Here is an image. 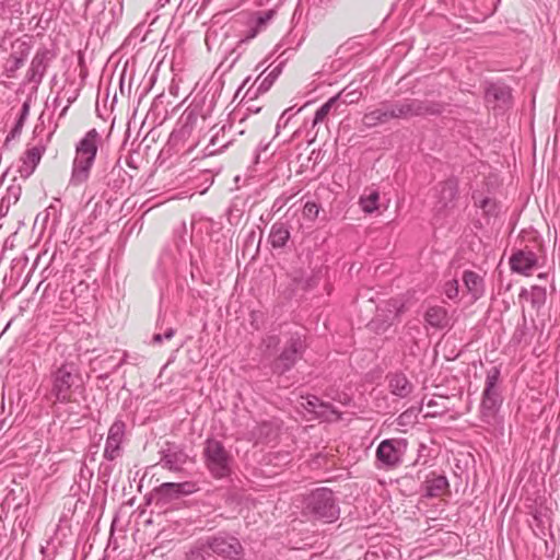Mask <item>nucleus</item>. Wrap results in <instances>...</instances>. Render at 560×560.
Wrapping results in <instances>:
<instances>
[{"label":"nucleus","mask_w":560,"mask_h":560,"mask_svg":"<svg viewBox=\"0 0 560 560\" xmlns=\"http://www.w3.org/2000/svg\"><path fill=\"white\" fill-rule=\"evenodd\" d=\"M47 399L52 404H70L75 401L74 394L83 388V380L79 366L72 361L55 363L47 376Z\"/></svg>","instance_id":"obj_1"},{"label":"nucleus","mask_w":560,"mask_h":560,"mask_svg":"<svg viewBox=\"0 0 560 560\" xmlns=\"http://www.w3.org/2000/svg\"><path fill=\"white\" fill-rule=\"evenodd\" d=\"M101 142V135L93 128L77 143L69 179L70 186L78 187L88 182Z\"/></svg>","instance_id":"obj_2"},{"label":"nucleus","mask_w":560,"mask_h":560,"mask_svg":"<svg viewBox=\"0 0 560 560\" xmlns=\"http://www.w3.org/2000/svg\"><path fill=\"white\" fill-rule=\"evenodd\" d=\"M202 458L213 478L223 479L231 475L234 458L221 441L208 438L203 443Z\"/></svg>","instance_id":"obj_3"},{"label":"nucleus","mask_w":560,"mask_h":560,"mask_svg":"<svg viewBox=\"0 0 560 560\" xmlns=\"http://www.w3.org/2000/svg\"><path fill=\"white\" fill-rule=\"evenodd\" d=\"M392 119H410L417 116H438L444 112V104L430 100L402 98L385 101Z\"/></svg>","instance_id":"obj_4"},{"label":"nucleus","mask_w":560,"mask_h":560,"mask_svg":"<svg viewBox=\"0 0 560 560\" xmlns=\"http://www.w3.org/2000/svg\"><path fill=\"white\" fill-rule=\"evenodd\" d=\"M500 369L493 366L487 372L486 386L480 404V420L491 427L500 424L499 409L502 405V397L498 387Z\"/></svg>","instance_id":"obj_5"},{"label":"nucleus","mask_w":560,"mask_h":560,"mask_svg":"<svg viewBox=\"0 0 560 560\" xmlns=\"http://www.w3.org/2000/svg\"><path fill=\"white\" fill-rule=\"evenodd\" d=\"M305 510L313 518L324 523H334L340 514L335 495L327 488H318L312 491L305 500Z\"/></svg>","instance_id":"obj_6"},{"label":"nucleus","mask_w":560,"mask_h":560,"mask_svg":"<svg viewBox=\"0 0 560 560\" xmlns=\"http://www.w3.org/2000/svg\"><path fill=\"white\" fill-rule=\"evenodd\" d=\"M408 442L406 439H386L383 440L376 448L377 468L395 469L402 463V457L407 451Z\"/></svg>","instance_id":"obj_7"},{"label":"nucleus","mask_w":560,"mask_h":560,"mask_svg":"<svg viewBox=\"0 0 560 560\" xmlns=\"http://www.w3.org/2000/svg\"><path fill=\"white\" fill-rule=\"evenodd\" d=\"M206 538L207 545L213 555L228 560H241L244 549L236 537L220 532Z\"/></svg>","instance_id":"obj_8"},{"label":"nucleus","mask_w":560,"mask_h":560,"mask_svg":"<svg viewBox=\"0 0 560 560\" xmlns=\"http://www.w3.org/2000/svg\"><path fill=\"white\" fill-rule=\"evenodd\" d=\"M306 345L304 337L299 332L291 334L284 348L273 364V371L278 374H284L290 371L302 357Z\"/></svg>","instance_id":"obj_9"},{"label":"nucleus","mask_w":560,"mask_h":560,"mask_svg":"<svg viewBox=\"0 0 560 560\" xmlns=\"http://www.w3.org/2000/svg\"><path fill=\"white\" fill-rule=\"evenodd\" d=\"M405 304L399 299H390L376 307V314L369 323L375 332L385 331L401 313Z\"/></svg>","instance_id":"obj_10"},{"label":"nucleus","mask_w":560,"mask_h":560,"mask_svg":"<svg viewBox=\"0 0 560 560\" xmlns=\"http://www.w3.org/2000/svg\"><path fill=\"white\" fill-rule=\"evenodd\" d=\"M32 49L28 36L15 39L11 45V52L4 62L3 69L7 78H13L15 72L24 65Z\"/></svg>","instance_id":"obj_11"},{"label":"nucleus","mask_w":560,"mask_h":560,"mask_svg":"<svg viewBox=\"0 0 560 560\" xmlns=\"http://www.w3.org/2000/svg\"><path fill=\"white\" fill-rule=\"evenodd\" d=\"M160 454V465L171 471H180L189 458L183 446L172 442H166Z\"/></svg>","instance_id":"obj_12"},{"label":"nucleus","mask_w":560,"mask_h":560,"mask_svg":"<svg viewBox=\"0 0 560 560\" xmlns=\"http://www.w3.org/2000/svg\"><path fill=\"white\" fill-rule=\"evenodd\" d=\"M126 423L117 418L110 425L104 447V458L115 460L121 454V443L125 439Z\"/></svg>","instance_id":"obj_13"},{"label":"nucleus","mask_w":560,"mask_h":560,"mask_svg":"<svg viewBox=\"0 0 560 560\" xmlns=\"http://www.w3.org/2000/svg\"><path fill=\"white\" fill-rule=\"evenodd\" d=\"M54 59V54L47 48H39L31 61V66L26 73V80L35 85L40 84L46 70Z\"/></svg>","instance_id":"obj_14"},{"label":"nucleus","mask_w":560,"mask_h":560,"mask_svg":"<svg viewBox=\"0 0 560 560\" xmlns=\"http://www.w3.org/2000/svg\"><path fill=\"white\" fill-rule=\"evenodd\" d=\"M158 501L163 504L172 500L179 499L182 495L190 494L194 492V485L191 482H164L154 490Z\"/></svg>","instance_id":"obj_15"},{"label":"nucleus","mask_w":560,"mask_h":560,"mask_svg":"<svg viewBox=\"0 0 560 560\" xmlns=\"http://www.w3.org/2000/svg\"><path fill=\"white\" fill-rule=\"evenodd\" d=\"M450 483L444 475L431 471L422 482L421 490L424 498L432 499L448 492Z\"/></svg>","instance_id":"obj_16"},{"label":"nucleus","mask_w":560,"mask_h":560,"mask_svg":"<svg viewBox=\"0 0 560 560\" xmlns=\"http://www.w3.org/2000/svg\"><path fill=\"white\" fill-rule=\"evenodd\" d=\"M176 272L177 267L175 266L174 256L170 250H165L161 255L158 268L154 272L155 282L161 289L166 288L170 283L172 276L175 275Z\"/></svg>","instance_id":"obj_17"},{"label":"nucleus","mask_w":560,"mask_h":560,"mask_svg":"<svg viewBox=\"0 0 560 560\" xmlns=\"http://www.w3.org/2000/svg\"><path fill=\"white\" fill-rule=\"evenodd\" d=\"M45 150L46 149L44 145H35L25 151L20 160L21 165L18 170L22 178L27 179L34 173L35 168L42 160Z\"/></svg>","instance_id":"obj_18"},{"label":"nucleus","mask_w":560,"mask_h":560,"mask_svg":"<svg viewBox=\"0 0 560 560\" xmlns=\"http://www.w3.org/2000/svg\"><path fill=\"white\" fill-rule=\"evenodd\" d=\"M537 265V256L532 250L520 249L510 258L511 269L517 273L527 275Z\"/></svg>","instance_id":"obj_19"},{"label":"nucleus","mask_w":560,"mask_h":560,"mask_svg":"<svg viewBox=\"0 0 560 560\" xmlns=\"http://www.w3.org/2000/svg\"><path fill=\"white\" fill-rule=\"evenodd\" d=\"M291 236V225L289 222L276 221L271 228L268 236V241L272 248H283L289 242Z\"/></svg>","instance_id":"obj_20"},{"label":"nucleus","mask_w":560,"mask_h":560,"mask_svg":"<svg viewBox=\"0 0 560 560\" xmlns=\"http://www.w3.org/2000/svg\"><path fill=\"white\" fill-rule=\"evenodd\" d=\"M281 69L279 66L273 68L268 74L265 72L260 73L255 80L253 86L246 92L252 98L257 97L259 94L266 93L272 86L277 78L279 77Z\"/></svg>","instance_id":"obj_21"},{"label":"nucleus","mask_w":560,"mask_h":560,"mask_svg":"<svg viewBox=\"0 0 560 560\" xmlns=\"http://www.w3.org/2000/svg\"><path fill=\"white\" fill-rule=\"evenodd\" d=\"M387 378L388 387L393 395L399 398H406L412 393L413 385L404 373H393L389 374Z\"/></svg>","instance_id":"obj_22"},{"label":"nucleus","mask_w":560,"mask_h":560,"mask_svg":"<svg viewBox=\"0 0 560 560\" xmlns=\"http://www.w3.org/2000/svg\"><path fill=\"white\" fill-rule=\"evenodd\" d=\"M463 282L474 301L480 299L485 294V280L477 272L471 270L464 271Z\"/></svg>","instance_id":"obj_23"},{"label":"nucleus","mask_w":560,"mask_h":560,"mask_svg":"<svg viewBox=\"0 0 560 560\" xmlns=\"http://www.w3.org/2000/svg\"><path fill=\"white\" fill-rule=\"evenodd\" d=\"M390 120L392 117L385 102L380 103V105L376 108L365 113L362 118L363 125L368 128L384 125Z\"/></svg>","instance_id":"obj_24"},{"label":"nucleus","mask_w":560,"mask_h":560,"mask_svg":"<svg viewBox=\"0 0 560 560\" xmlns=\"http://www.w3.org/2000/svg\"><path fill=\"white\" fill-rule=\"evenodd\" d=\"M231 125H223L210 139L208 145L205 148V155H214L226 149L232 140H225L226 130L231 129Z\"/></svg>","instance_id":"obj_25"},{"label":"nucleus","mask_w":560,"mask_h":560,"mask_svg":"<svg viewBox=\"0 0 560 560\" xmlns=\"http://www.w3.org/2000/svg\"><path fill=\"white\" fill-rule=\"evenodd\" d=\"M458 195V185L455 179H447L440 185L439 203L442 208L447 209L454 206V201Z\"/></svg>","instance_id":"obj_26"},{"label":"nucleus","mask_w":560,"mask_h":560,"mask_svg":"<svg viewBox=\"0 0 560 560\" xmlns=\"http://www.w3.org/2000/svg\"><path fill=\"white\" fill-rule=\"evenodd\" d=\"M425 322L434 328H444L448 325L447 311L442 306H431L424 314Z\"/></svg>","instance_id":"obj_27"},{"label":"nucleus","mask_w":560,"mask_h":560,"mask_svg":"<svg viewBox=\"0 0 560 560\" xmlns=\"http://www.w3.org/2000/svg\"><path fill=\"white\" fill-rule=\"evenodd\" d=\"M488 101H497L502 105H506L511 100V90L503 84H490L486 90Z\"/></svg>","instance_id":"obj_28"},{"label":"nucleus","mask_w":560,"mask_h":560,"mask_svg":"<svg viewBox=\"0 0 560 560\" xmlns=\"http://www.w3.org/2000/svg\"><path fill=\"white\" fill-rule=\"evenodd\" d=\"M550 526V516L547 512H541L536 510L533 513V522L530 523V527L533 528L534 534L537 537H544L546 535V529Z\"/></svg>","instance_id":"obj_29"},{"label":"nucleus","mask_w":560,"mask_h":560,"mask_svg":"<svg viewBox=\"0 0 560 560\" xmlns=\"http://www.w3.org/2000/svg\"><path fill=\"white\" fill-rule=\"evenodd\" d=\"M475 205L478 206L485 215L497 217L499 213V206L497 201L490 197H481L476 194L472 195Z\"/></svg>","instance_id":"obj_30"},{"label":"nucleus","mask_w":560,"mask_h":560,"mask_svg":"<svg viewBox=\"0 0 560 560\" xmlns=\"http://www.w3.org/2000/svg\"><path fill=\"white\" fill-rule=\"evenodd\" d=\"M209 550L207 538L198 539L186 552V560H207Z\"/></svg>","instance_id":"obj_31"},{"label":"nucleus","mask_w":560,"mask_h":560,"mask_svg":"<svg viewBox=\"0 0 560 560\" xmlns=\"http://www.w3.org/2000/svg\"><path fill=\"white\" fill-rule=\"evenodd\" d=\"M30 114V104L28 102H24L20 112V117L18 118L14 127L7 136L5 142H9L18 137H20L24 122Z\"/></svg>","instance_id":"obj_32"},{"label":"nucleus","mask_w":560,"mask_h":560,"mask_svg":"<svg viewBox=\"0 0 560 560\" xmlns=\"http://www.w3.org/2000/svg\"><path fill=\"white\" fill-rule=\"evenodd\" d=\"M276 435L275 427L267 421L258 423L252 431V438L256 441L268 440Z\"/></svg>","instance_id":"obj_33"},{"label":"nucleus","mask_w":560,"mask_h":560,"mask_svg":"<svg viewBox=\"0 0 560 560\" xmlns=\"http://www.w3.org/2000/svg\"><path fill=\"white\" fill-rule=\"evenodd\" d=\"M380 194L377 190H372L368 195L360 197V206L366 213H372L378 208Z\"/></svg>","instance_id":"obj_34"},{"label":"nucleus","mask_w":560,"mask_h":560,"mask_svg":"<svg viewBox=\"0 0 560 560\" xmlns=\"http://www.w3.org/2000/svg\"><path fill=\"white\" fill-rule=\"evenodd\" d=\"M303 406L311 412L316 415H324L329 408L330 405L322 401L317 396L310 395L305 398V404Z\"/></svg>","instance_id":"obj_35"},{"label":"nucleus","mask_w":560,"mask_h":560,"mask_svg":"<svg viewBox=\"0 0 560 560\" xmlns=\"http://www.w3.org/2000/svg\"><path fill=\"white\" fill-rule=\"evenodd\" d=\"M273 16H275V11L267 10V11L256 13L249 20V22L260 33L267 27L268 23L273 19Z\"/></svg>","instance_id":"obj_36"},{"label":"nucleus","mask_w":560,"mask_h":560,"mask_svg":"<svg viewBox=\"0 0 560 560\" xmlns=\"http://www.w3.org/2000/svg\"><path fill=\"white\" fill-rule=\"evenodd\" d=\"M361 95L362 93L360 91H358L357 89L350 90V85H348L334 97H337V102L340 100L345 104H354L359 102Z\"/></svg>","instance_id":"obj_37"},{"label":"nucleus","mask_w":560,"mask_h":560,"mask_svg":"<svg viewBox=\"0 0 560 560\" xmlns=\"http://www.w3.org/2000/svg\"><path fill=\"white\" fill-rule=\"evenodd\" d=\"M182 127L179 129V135L182 137L188 136L192 129V126L197 121V115L194 112H184L180 117Z\"/></svg>","instance_id":"obj_38"},{"label":"nucleus","mask_w":560,"mask_h":560,"mask_svg":"<svg viewBox=\"0 0 560 560\" xmlns=\"http://www.w3.org/2000/svg\"><path fill=\"white\" fill-rule=\"evenodd\" d=\"M337 103V97H330L326 103H324L315 113L314 119H313V127H315L317 124L324 121V119L328 116L329 112L334 107V105Z\"/></svg>","instance_id":"obj_39"},{"label":"nucleus","mask_w":560,"mask_h":560,"mask_svg":"<svg viewBox=\"0 0 560 560\" xmlns=\"http://www.w3.org/2000/svg\"><path fill=\"white\" fill-rule=\"evenodd\" d=\"M546 302V290L541 287H533L530 291V303L533 307L540 308Z\"/></svg>","instance_id":"obj_40"},{"label":"nucleus","mask_w":560,"mask_h":560,"mask_svg":"<svg viewBox=\"0 0 560 560\" xmlns=\"http://www.w3.org/2000/svg\"><path fill=\"white\" fill-rule=\"evenodd\" d=\"M443 292L451 300L457 298L458 293H459L458 281L456 279L446 281L445 284H444Z\"/></svg>","instance_id":"obj_41"},{"label":"nucleus","mask_w":560,"mask_h":560,"mask_svg":"<svg viewBox=\"0 0 560 560\" xmlns=\"http://www.w3.org/2000/svg\"><path fill=\"white\" fill-rule=\"evenodd\" d=\"M176 330L172 327L167 328L163 334L158 332L152 337V342L155 345L162 343L164 340H171L175 336Z\"/></svg>","instance_id":"obj_42"},{"label":"nucleus","mask_w":560,"mask_h":560,"mask_svg":"<svg viewBox=\"0 0 560 560\" xmlns=\"http://www.w3.org/2000/svg\"><path fill=\"white\" fill-rule=\"evenodd\" d=\"M259 34L258 30H256L252 23L248 21V24H247V28L246 31L244 32V34L241 36L240 40H238V44L242 45V44H246L248 43L249 40H252L253 38H255L257 35Z\"/></svg>","instance_id":"obj_43"},{"label":"nucleus","mask_w":560,"mask_h":560,"mask_svg":"<svg viewBox=\"0 0 560 560\" xmlns=\"http://www.w3.org/2000/svg\"><path fill=\"white\" fill-rule=\"evenodd\" d=\"M293 107L287 108L281 116L278 119L277 126H276V136L279 135L281 128H285L287 125L290 121V117H287L289 115V112H292Z\"/></svg>","instance_id":"obj_44"},{"label":"nucleus","mask_w":560,"mask_h":560,"mask_svg":"<svg viewBox=\"0 0 560 560\" xmlns=\"http://www.w3.org/2000/svg\"><path fill=\"white\" fill-rule=\"evenodd\" d=\"M304 214L310 219H315L318 215L319 208L315 202H306L304 206Z\"/></svg>","instance_id":"obj_45"},{"label":"nucleus","mask_w":560,"mask_h":560,"mask_svg":"<svg viewBox=\"0 0 560 560\" xmlns=\"http://www.w3.org/2000/svg\"><path fill=\"white\" fill-rule=\"evenodd\" d=\"M280 339L277 335H269L262 339V346L266 350H273L278 347Z\"/></svg>","instance_id":"obj_46"},{"label":"nucleus","mask_w":560,"mask_h":560,"mask_svg":"<svg viewBox=\"0 0 560 560\" xmlns=\"http://www.w3.org/2000/svg\"><path fill=\"white\" fill-rule=\"evenodd\" d=\"M7 5L11 16L19 18L23 14L22 3L20 1L9 2Z\"/></svg>","instance_id":"obj_47"},{"label":"nucleus","mask_w":560,"mask_h":560,"mask_svg":"<svg viewBox=\"0 0 560 560\" xmlns=\"http://www.w3.org/2000/svg\"><path fill=\"white\" fill-rule=\"evenodd\" d=\"M20 195H21V187L20 186H11L9 187L8 189V199L9 200H13V202L15 203L19 198H20Z\"/></svg>","instance_id":"obj_48"},{"label":"nucleus","mask_w":560,"mask_h":560,"mask_svg":"<svg viewBox=\"0 0 560 560\" xmlns=\"http://www.w3.org/2000/svg\"><path fill=\"white\" fill-rule=\"evenodd\" d=\"M61 211V206L60 205H50L46 210H45V218H44V221H46L50 214H54L55 217L58 215V213H60Z\"/></svg>","instance_id":"obj_49"},{"label":"nucleus","mask_w":560,"mask_h":560,"mask_svg":"<svg viewBox=\"0 0 560 560\" xmlns=\"http://www.w3.org/2000/svg\"><path fill=\"white\" fill-rule=\"evenodd\" d=\"M61 211V206L60 205H50L46 210H45V218H44V221H46L50 214H54L55 217L58 215V213H60Z\"/></svg>","instance_id":"obj_50"},{"label":"nucleus","mask_w":560,"mask_h":560,"mask_svg":"<svg viewBox=\"0 0 560 560\" xmlns=\"http://www.w3.org/2000/svg\"><path fill=\"white\" fill-rule=\"evenodd\" d=\"M269 147V142L260 141L255 152V163L259 162L260 153L265 152Z\"/></svg>","instance_id":"obj_51"},{"label":"nucleus","mask_w":560,"mask_h":560,"mask_svg":"<svg viewBox=\"0 0 560 560\" xmlns=\"http://www.w3.org/2000/svg\"><path fill=\"white\" fill-rule=\"evenodd\" d=\"M60 301L71 302L72 301V292L71 291H61Z\"/></svg>","instance_id":"obj_52"},{"label":"nucleus","mask_w":560,"mask_h":560,"mask_svg":"<svg viewBox=\"0 0 560 560\" xmlns=\"http://www.w3.org/2000/svg\"><path fill=\"white\" fill-rule=\"evenodd\" d=\"M292 107H293V110H292V112H289V115L287 116V117H290V119H291L293 116H295L299 112H301V109H302V107H301V108H298V109H295V107H294V106H292Z\"/></svg>","instance_id":"obj_53"},{"label":"nucleus","mask_w":560,"mask_h":560,"mask_svg":"<svg viewBox=\"0 0 560 560\" xmlns=\"http://www.w3.org/2000/svg\"><path fill=\"white\" fill-rule=\"evenodd\" d=\"M332 0H318V5L319 7H327L328 4L331 3Z\"/></svg>","instance_id":"obj_54"},{"label":"nucleus","mask_w":560,"mask_h":560,"mask_svg":"<svg viewBox=\"0 0 560 560\" xmlns=\"http://www.w3.org/2000/svg\"><path fill=\"white\" fill-rule=\"evenodd\" d=\"M248 110L253 112V113H258L260 110V108L259 107L250 106V107H248Z\"/></svg>","instance_id":"obj_55"},{"label":"nucleus","mask_w":560,"mask_h":560,"mask_svg":"<svg viewBox=\"0 0 560 560\" xmlns=\"http://www.w3.org/2000/svg\"><path fill=\"white\" fill-rule=\"evenodd\" d=\"M435 405H436V402H435L434 400H430V401L428 402V406H429V407H433V406H435Z\"/></svg>","instance_id":"obj_56"},{"label":"nucleus","mask_w":560,"mask_h":560,"mask_svg":"<svg viewBox=\"0 0 560 560\" xmlns=\"http://www.w3.org/2000/svg\"><path fill=\"white\" fill-rule=\"evenodd\" d=\"M67 109H68V106L63 107V109H62V110H61V113H60V116L65 115V114H66V112H67Z\"/></svg>","instance_id":"obj_57"},{"label":"nucleus","mask_w":560,"mask_h":560,"mask_svg":"<svg viewBox=\"0 0 560 560\" xmlns=\"http://www.w3.org/2000/svg\"><path fill=\"white\" fill-rule=\"evenodd\" d=\"M58 102H59V100L56 97V98L54 100V104H55V106H57V105H58Z\"/></svg>","instance_id":"obj_58"},{"label":"nucleus","mask_w":560,"mask_h":560,"mask_svg":"<svg viewBox=\"0 0 560 560\" xmlns=\"http://www.w3.org/2000/svg\"><path fill=\"white\" fill-rule=\"evenodd\" d=\"M190 276H191L192 279L196 278L194 270L190 271Z\"/></svg>","instance_id":"obj_59"},{"label":"nucleus","mask_w":560,"mask_h":560,"mask_svg":"<svg viewBox=\"0 0 560 560\" xmlns=\"http://www.w3.org/2000/svg\"><path fill=\"white\" fill-rule=\"evenodd\" d=\"M190 265L192 266L194 265V260H192V257L190 256Z\"/></svg>","instance_id":"obj_60"}]
</instances>
